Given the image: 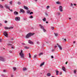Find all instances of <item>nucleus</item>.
<instances>
[{"instance_id":"nucleus-1","label":"nucleus","mask_w":77,"mask_h":77,"mask_svg":"<svg viewBox=\"0 0 77 77\" xmlns=\"http://www.w3.org/2000/svg\"><path fill=\"white\" fill-rule=\"evenodd\" d=\"M34 34V33H31L29 32L26 35V38H30V37L31 36H33V35Z\"/></svg>"},{"instance_id":"nucleus-2","label":"nucleus","mask_w":77,"mask_h":77,"mask_svg":"<svg viewBox=\"0 0 77 77\" xmlns=\"http://www.w3.org/2000/svg\"><path fill=\"white\" fill-rule=\"evenodd\" d=\"M19 54L21 58H24V54L23 52V50H21L20 52L19 53Z\"/></svg>"},{"instance_id":"nucleus-3","label":"nucleus","mask_w":77,"mask_h":77,"mask_svg":"<svg viewBox=\"0 0 77 77\" xmlns=\"http://www.w3.org/2000/svg\"><path fill=\"white\" fill-rule=\"evenodd\" d=\"M39 26H40L41 29H42L44 32H46V30L45 29L44 27L41 24H40Z\"/></svg>"},{"instance_id":"nucleus-4","label":"nucleus","mask_w":77,"mask_h":77,"mask_svg":"<svg viewBox=\"0 0 77 77\" xmlns=\"http://www.w3.org/2000/svg\"><path fill=\"white\" fill-rule=\"evenodd\" d=\"M0 60L4 62L6 60L3 57H0Z\"/></svg>"},{"instance_id":"nucleus-5","label":"nucleus","mask_w":77,"mask_h":77,"mask_svg":"<svg viewBox=\"0 0 77 77\" xmlns=\"http://www.w3.org/2000/svg\"><path fill=\"white\" fill-rule=\"evenodd\" d=\"M3 35L5 37H8V34L7 33V32H6L5 31L3 33Z\"/></svg>"},{"instance_id":"nucleus-6","label":"nucleus","mask_w":77,"mask_h":77,"mask_svg":"<svg viewBox=\"0 0 77 77\" xmlns=\"http://www.w3.org/2000/svg\"><path fill=\"white\" fill-rule=\"evenodd\" d=\"M16 21H20V17H16L15 18Z\"/></svg>"},{"instance_id":"nucleus-7","label":"nucleus","mask_w":77,"mask_h":77,"mask_svg":"<svg viewBox=\"0 0 77 77\" xmlns=\"http://www.w3.org/2000/svg\"><path fill=\"white\" fill-rule=\"evenodd\" d=\"M59 8L60 12H62V11H63V10H62V6H60Z\"/></svg>"},{"instance_id":"nucleus-8","label":"nucleus","mask_w":77,"mask_h":77,"mask_svg":"<svg viewBox=\"0 0 77 77\" xmlns=\"http://www.w3.org/2000/svg\"><path fill=\"white\" fill-rule=\"evenodd\" d=\"M57 45H58V46L59 48H60V50H62V48L60 45H59L58 44H57Z\"/></svg>"},{"instance_id":"nucleus-9","label":"nucleus","mask_w":77,"mask_h":77,"mask_svg":"<svg viewBox=\"0 0 77 77\" xmlns=\"http://www.w3.org/2000/svg\"><path fill=\"white\" fill-rule=\"evenodd\" d=\"M5 6L6 9H9L10 8V7L8 6V5L7 4H6L5 5Z\"/></svg>"},{"instance_id":"nucleus-10","label":"nucleus","mask_w":77,"mask_h":77,"mask_svg":"<svg viewBox=\"0 0 77 77\" xmlns=\"http://www.w3.org/2000/svg\"><path fill=\"white\" fill-rule=\"evenodd\" d=\"M20 11L21 12H22V13H25V11H24V10H23V9H20Z\"/></svg>"},{"instance_id":"nucleus-11","label":"nucleus","mask_w":77,"mask_h":77,"mask_svg":"<svg viewBox=\"0 0 77 77\" xmlns=\"http://www.w3.org/2000/svg\"><path fill=\"white\" fill-rule=\"evenodd\" d=\"M23 8L25 9H26V10H29V8L27 6H24Z\"/></svg>"},{"instance_id":"nucleus-12","label":"nucleus","mask_w":77,"mask_h":77,"mask_svg":"<svg viewBox=\"0 0 77 77\" xmlns=\"http://www.w3.org/2000/svg\"><path fill=\"white\" fill-rule=\"evenodd\" d=\"M28 43L30 44H33V42H32L30 40H28Z\"/></svg>"},{"instance_id":"nucleus-13","label":"nucleus","mask_w":77,"mask_h":77,"mask_svg":"<svg viewBox=\"0 0 77 77\" xmlns=\"http://www.w3.org/2000/svg\"><path fill=\"white\" fill-rule=\"evenodd\" d=\"M14 15H18V13L17 12V11H15L14 12Z\"/></svg>"},{"instance_id":"nucleus-14","label":"nucleus","mask_w":77,"mask_h":77,"mask_svg":"<svg viewBox=\"0 0 77 77\" xmlns=\"http://www.w3.org/2000/svg\"><path fill=\"white\" fill-rule=\"evenodd\" d=\"M62 69L63 71H66V70H65V68L64 67V66H63L62 67Z\"/></svg>"},{"instance_id":"nucleus-15","label":"nucleus","mask_w":77,"mask_h":77,"mask_svg":"<svg viewBox=\"0 0 77 77\" xmlns=\"http://www.w3.org/2000/svg\"><path fill=\"white\" fill-rule=\"evenodd\" d=\"M56 75H59V73H58L59 71H57V70H56Z\"/></svg>"},{"instance_id":"nucleus-16","label":"nucleus","mask_w":77,"mask_h":77,"mask_svg":"<svg viewBox=\"0 0 77 77\" xmlns=\"http://www.w3.org/2000/svg\"><path fill=\"white\" fill-rule=\"evenodd\" d=\"M27 70V69L25 67H24L23 68V71H26Z\"/></svg>"},{"instance_id":"nucleus-17","label":"nucleus","mask_w":77,"mask_h":77,"mask_svg":"<svg viewBox=\"0 0 77 77\" xmlns=\"http://www.w3.org/2000/svg\"><path fill=\"white\" fill-rule=\"evenodd\" d=\"M47 75L48 76H50L51 75V74L50 73H48L47 74Z\"/></svg>"},{"instance_id":"nucleus-18","label":"nucleus","mask_w":77,"mask_h":77,"mask_svg":"<svg viewBox=\"0 0 77 77\" xmlns=\"http://www.w3.org/2000/svg\"><path fill=\"white\" fill-rule=\"evenodd\" d=\"M44 63H45V62H44L43 63H41L40 65V66H42L43 65H44Z\"/></svg>"},{"instance_id":"nucleus-19","label":"nucleus","mask_w":77,"mask_h":77,"mask_svg":"<svg viewBox=\"0 0 77 77\" xmlns=\"http://www.w3.org/2000/svg\"><path fill=\"white\" fill-rule=\"evenodd\" d=\"M14 28V27L13 26H11L9 27V29L10 30V29H12Z\"/></svg>"},{"instance_id":"nucleus-20","label":"nucleus","mask_w":77,"mask_h":77,"mask_svg":"<svg viewBox=\"0 0 77 77\" xmlns=\"http://www.w3.org/2000/svg\"><path fill=\"white\" fill-rule=\"evenodd\" d=\"M54 34L55 36H58V34L57 33H54Z\"/></svg>"},{"instance_id":"nucleus-21","label":"nucleus","mask_w":77,"mask_h":77,"mask_svg":"<svg viewBox=\"0 0 77 77\" xmlns=\"http://www.w3.org/2000/svg\"><path fill=\"white\" fill-rule=\"evenodd\" d=\"M24 48H25V49H29V48L27 47V46H25L24 47Z\"/></svg>"},{"instance_id":"nucleus-22","label":"nucleus","mask_w":77,"mask_h":77,"mask_svg":"<svg viewBox=\"0 0 77 77\" xmlns=\"http://www.w3.org/2000/svg\"><path fill=\"white\" fill-rule=\"evenodd\" d=\"M42 54H43V53H41L39 54L38 55L39 56H41V55H42Z\"/></svg>"},{"instance_id":"nucleus-23","label":"nucleus","mask_w":77,"mask_h":77,"mask_svg":"<svg viewBox=\"0 0 77 77\" xmlns=\"http://www.w3.org/2000/svg\"><path fill=\"white\" fill-rule=\"evenodd\" d=\"M42 20L43 21H46V19L45 18H44L43 19H42Z\"/></svg>"},{"instance_id":"nucleus-24","label":"nucleus","mask_w":77,"mask_h":77,"mask_svg":"<svg viewBox=\"0 0 77 77\" xmlns=\"http://www.w3.org/2000/svg\"><path fill=\"white\" fill-rule=\"evenodd\" d=\"M30 10H27V12L28 14H29V13H30Z\"/></svg>"},{"instance_id":"nucleus-25","label":"nucleus","mask_w":77,"mask_h":77,"mask_svg":"<svg viewBox=\"0 0 77 77\" xmlns=\"http://www.w3.org/2000/svg\"><path fill=\"white\" fill-rule=\"evenodd\" d=\"M17 4H18V5H21V2H17Z\"/></svg>"},{"instance_id":"nucleus-26","label":"nucleus","mask_w":77,"mask_h":77,"mask_svg":"<svg viewBox=\"0 0 77 77\" xmlns=\"http://www.w3.org/2000/svg\"><path fill=\"white\" fill-rule=\"evenodd\" d=\"M56 3H57V4L58 5H59V4H60V2H57Z\"/></svg>"},{"instance_id":"nucleus-27","label":"nucleus","mask_w":77,"mask_h":77,"mask_svg":"<svg viewBox=\"0 0 77 77\" xmlns=\"http://www.w3.org/2000/svg\"><path fill=\"white\" fill-rule=\"evenodd\" d=\"M51 28L52 30H54V27L51 26Z\"/></svg>"},{"instance_id":"nucleus-28","label":"nucleus","mask_w":77,"mask_h":77,"mask_svg":"<svg viewBox=\"0 0 77 77\" xmlns=\"http://www.w3.org/2000/svg\"><path fill=\"white\" fill-rule=\"evenodd\" d=\"M0 7L1 8H3V6L2 5H0Z\"/></svg>"},{"instance_id":"nucleus-29","label":"nucleus","mask_w":77,"mask_h":77,"mask_svg":"<svg viewBox=\"0 0 77 77\" xmlns=\"http://www.w3.org/2000/svg\"><path fill=\"white\" fill-rule=\"evenodd\" d=\"M29 58H31V55H30V53H29Z\"/></svg>"},{"instance_id":"nucleus-30","label":"nucleus","mask_w":77,"mask_h":77,"mask_svg":"<svg viewBox=\"0 0 77 77\" xmlns=\"http://www.w3.org/2000/svg\"><path fill=\"white\" fill-rule=\"evenodd\" d=\"M5 29H9V27H5Z\"/></svg>"},{"instance_id":"nucleus-31","label":"nucleus","mask_w":77,"mask_h":77,"mask_svg":"<svg viewBox=\"0 0 77 77\" xmlns=\"http://www.w3.org/2000/svg\"><path fill=\"white\" fill-rule=\"evenodd\" d=\"M33 14V12H31L29 14L30 15H32V14Z\"/></svg>"},{"instance_id":"nucleus-32","label":"nucleus","mask_w":77,"mask_h":77,"mask_svg":"<svg viewBox=\"0 0 77 77\" xmlns=\"http://www.w3.org/2000/svg\"><path fill=\"white\" fill-rule=\"evenodd\" d=\"M36 56H37V55H34V58H36Z\"/></svg>"},{"instance_id":"nucleus-33","label":"nucleus","mask_w":77,"mask_h":77,"mask_svg":"<svg viewBox=\"0 0 77 77\" xmlns=\"http://www.w3.org/2000/svg\"><path fill=\"white\" fill-rule=\"evenodd\" d=\"M16 69H17L16 68V67H14L13 68V69L14 70V71H16Z\"/></svg>"},{"instance_id":"nucleus-34","label":"nucleus","mask_w":77,"mask_h":77,"mask_svg":"<svg viewBox=\"0 0 77 77\" xmlns=\"http://www.w3.org/2000/svg\"><path fill=\"white\" fill-rule=\"evenodd\" d=\"M57 14L58 15H60V13L59 12H58L57 13Z\"/></svg>"},{"instance_id":"nucleus-35","label":"nucleus","mask_w":77,"mask_h":77,"mask_svg":"<svg viewBox=\"0 0 77 77\" xmlns=\"http://www.w3.org/2000/svg\"><path fill=\"white\" fill-rule=\"evenodd\" d=\"M8 9H9V10L10 11H11V12H13V10L12 9L11 10V9H10V8H9Z\"/></svg>"},{"instance_id":"nucleus-36","label":"nucleus","mask_w":77,"mask_h":77,"mask_svg":"<svg viewBox=\"0 0 77 77\" xmlns=\"http://www.w3.org/2000/svg\"><path fill=\"white\" fill-rule=\"evenodd\" d=\"M49 8H50V6H47V9H48Z\"/></svg>"},{"instance_id":"nucleus-37","label":"nucleus","mask_w":77,"mask_h":77,"mask_svg":"<svg viewBox=\"0 0 77 77\" xmlns=\"http://www.w3.org/2000/svg\"><path fill=\"white\" fill-rule=\"evenodd\" d=\"M30 18H33V16H31L30 17H29Z\"/></svg>"},{"instance_id":"nucleus-38","label":"nucleus","mask_w":77,"mask_h":77,"mask_svg":"<svg viewBox=\"0 0 77 77\" xmlns=\"http://www.w3.org/2000/svg\"><path fill=\"white\" fill-rule=\"evenodd\" d=\"M12 1L10 2V5H12Z\"/></svg>"},{"instance_id":"nucleus-39","label":"nucleus","mask_w":77,"mask_h":77,"mask_svg":"<svg viewBox=\"0 0 77 77\" xmlns=\"http://www.w3.org/2000/svg\"><path fill=\"white\" fill-rule=\"evenodd\" d=\"M74 74H76V71L74 70Z\"/></svg>"},{"instance_id":"nucleus-40","label":"nucleus","mask_w":77,"mask_h":77,"mask_svg":"<svg viewBox=\"0 0 77 77\" xmlns=\"http://www.w3.org/2000/svg\"><path fill=\"white\" fill-rule=\"evenodd\" d=\"M45 15H46V16H48V14L47 13H45Z\"/></svg>"},{"instance_id":"nucleus-41","label":"nucleus","mask_w":77,"mask_h":77,"mask_svg":"<svg viewBox=\"0 0 77 77\" xmlns=\"http://www.w3.org/2000/svg\"><path fill=\"white\" fill-rule=\"evenodd\" d=\"M5 23H8V21H6V20H5Z\"/></svg>"},{"instance_id":"nucleus-42","label":"nucleus","mask_w":77,"mask_h":77,"mask_svg":"<svg viewBox=\"0 0 77 77\" xmlns=\"http://www.w3.org/2000/svg\"><path fill=\"white\" fill-rule=\"evenodd\" d=\"M62 72H60V75H62Z\"/></svg>"},{"instance_id":"nucleus-43","label":"nucleus","mask_w":77,"mask_h":77,"mask_svg":"<svg viewBox=\"0 0 77 77\" xmlns=\"http://www.w3.org/2000/svg\"><path fill=\"white\" fill-rule=\"evenodd\" d=\"M3 72H6V70H4V71H3Z\"/></svg>"},{"instance_id":"nucleus-44","label":"nucleus","mask_w":77,"mask_h":77,"mask_svg":"<svg viewBox=\"0 0 77 77\" xmlns=\"http://www.w3.org/2000/svg\"><path fill=\"white\" fill-rule=\"evenodd\" d=\"M54 50H55L54 49H53L51 51L53 52L54 51Z\"/></svg>"},{"instance_id":"nucleus-45","label":"nucleus","mask_w":77,"mask_h":77,"mask_svg":"<svg viewBox=\"0 0 77 77\" xmlns=\"http://www.w3.org/2000/svg\"><path fill=\"white\" fill-rule=\"evenodd\" d=\"M64 40L65 41V42H66V38H65Z\"/></svg>"},{"instance_id":"nucleus-46","label":"nucleus","mask_w":77,"mask_h":77,"mask_svg":"<svg viewBox=\"0 0 77 77\" xmlns=\"http://www.w3.org/2000/svg\"><path fill=\"white\" fill-rule=\"evenodd\" d=\"M73 6V4H72L71 3V6Z\"/></svg>"},{"instance_id":"nucleus-47","label":"nucleus","mask_w":77,"mask_h":77,"mask_svg":"<svg viewBox=\"0 0 77 77\" xmlns=\"http://www.w3.org/2000/svg\"><path fill=\"white\" fill-rule=\"evenodd\" d=\"M2 77H5V75H2Z\"/></svg>"},{"instance_id":"nucleus-48","label":"nucleus","mask_w":77,"mask_h":77,"mask_svg":"<svg viewBox=\"0 0 77 77\" xmlns=\"http://www.w3.org/2000/svg\"><path fill=\"white\" fill-rule=\"evenodd\" d=\"M8 45H12L9 44H7Z\"/></svg>"},{"instance_id":"nucleus-49","label":"nucleus","mask_w":77,"mask_h":77,"mask_svg":"<svg viewBox=\"0 0 77 77\" xmlns=\"http://www.w3.org/2000/svg\"><path fill=\"white\" fill-rule=\"evenodd\" d=\"M22 45H25V44H24V43H22Z\"/></svg>"},{"instance_id":"nucleus-50","label":"nucleus","mask_w":77,"mask_h":77,"mask_svg":"<svg viewBox=\"0 0 77 77\" xmlns=\"http://www.w3.org/2000/svg\"><path fill=\"white\" fill-rule=\"evenodd\" d=\"M51 58H54V57H53V56H51Z\"/></svg>"},{"instance_id":"nucleus-51","label":"nucleus","mask_w":77,"mask_h":77,"mask_svg":"<svg viewBox=\"0 0 77 77\" xmlns=\"http://www.w3.org/2000/svg\"><path fill=\"white\" fill-rule=\"evenodd\" d=\"M39 42H37V44H39Z\"/></svg>"},{"instance_id":"nucleus-52","label":"nucleus","mask_w":77,"mask_h":77,"mask_svg":"<svg viewBox=\"0 0 77 77\" xmlns=\"http://www.w3.org/2000/svg\"><path fill=\"white\" fill-rule=\"evenodd\" d=\"M9 52L10 53H12V52L11 51H9Z\"/></svg>"},{"instance_id":"nucleus-53","label":"nucleus","mask_w":77,"mask_h":77,"mask_svg":"<svg viewBox=\"0 0 77 77\" xmlns=\"http://www.w3.org/2000/svg\"><path fill=\"white\" fill-rule=\"evenodd\" d=\"M1 26H2V24L1 23H0V27Z\"/></svg>"},{"instance_id":"nucleus-54","label":"nucleus","mask_w":77,"mask_h":77,"mask_svg":"<svg viewBox=\"0 0 77 77\" xmlns=\"http://www.w3.org/2000/svg\"><path fill=\"white\" fill-rule=\"evenodd\" d=\"M14 77V75H11V77Z\"/></svg>"},{"instance_id":"nucleus-55","label":"nucleus","mask_w":77,"mask_h":77,"mask_svg":"<svg viewBox=\"0 0 77 77\" xmlns=\"http://www.w3.org/2000/svg\"><path fill=\"white\" fill-rule=\"evenodd\" d=\"M46 23H47H47H48V22L47 21H46Z\"/></svg>"},{"instance_id":"nucleus-56","label":"nucleus","mask_w":77,"mask_h":77,"mask_svg":"<svg viewBox=\"0 0 77 77\" xmlns=\"http://www.w3.org/2000/svg\"><path fill=\"white\" fill-rule=\"evenodd\" d=\"M74 6H76V4H74Z\"/></svg>"},{"instance_id":"nucleus-57","label":"nucleus","mask_w":77,"mask_h":77,"mask_svg":"<svg viewBox=\"0 0 77 77\" xmlns=\"http://www.w3.org/2000/svg\"><path fill=\"white\" fill-rule=\"evenodd\" d=\"M73 44H75V42L74 41V42H73Z\"/></svg>"},{"instance_id":"nucleus-58","label":"nucleus","mask_w":77,"mask_h":77,"mask_svg":"<svg viewBox=\"0 0 77 77\" xmlns=\"http://www.w3.org/2000/svg\"><path fill=\"white\" fill-rule=\"evenodd\" d=\"M55 48H56L57 47V45H55Z\"/></svg>"},{"instance_id":"nucleus-59","label":"nucleus","mask_w":77,"mask_h":77,"mask_svg":"<svg viewBox=\"0 0 77 77\" xmlns=\"http://www.w3.org/2000/svg\"><path fill=\"white\" fill-rule=\"evenodd\" d=\"M68 63V62H66V64H67V63Z\"/></svg>"},{"instance_id":"nucleus-60","label":"nucleus","mask_w":77,"mask_h":77,"mask_svg":"<svg viewBox=\"0 0 77 77\" xmlns=\"http://www.w3.org/2000/svg\"><path fill=\"white\" fill-rule=\"evenodd\" d=\"M71 17H69V20H71Z\"/></svg>"},{"instance_id":"nucleus-61","label":"nucleus","mask_w":77,"mask_h":77,"mask_svg":"<svg viewBox=\"0 0 77 77\" xmlns=\"http://www.w3.org/2000/svg\"><path fill=\"white\" fill-rule=\"evenodd\" d=\"M2 41V39H0V42H1Z\"/></svg>"},{"instance_id":"nucleus-62","label":"nucleus","mask_w":77,"mask_h":77,"mask_svg":"<svg viewBox=\"0 0 77 77\" xmlns=\"http://www.w3.org/2000/svg\"><path fill=\"white\" fill-rule=\"evenodd\" d=\"M12 48H13V49H14V47H11Z\"/></svg>"},{"instance_id":"nucleus-63","label":"nucleus","mask_w":77,"mask_h":77,"mask_svg":"<svg viewBox=\"0 0 77 77\" xmlns=\"http://www.w3.org/2000/svg\"><path fill=\"white\" fill-rule=\"evenodd\" d=\"M35 2H37V0H35Z\"/></svg>"},{"instance_id":"nucleus-64","label":"nucleus","mask_w":77,"mask_h":77,"mask_svg":"<svg viewBox=\"0 0 77 77\" xmlns=\"http://www.w3.org/2000/svg\"><path fill=\"white\" fill-rule=\"evenodd\" d=\"M62 39H64V38H63Z\"/></svg>"}]
</instances>
